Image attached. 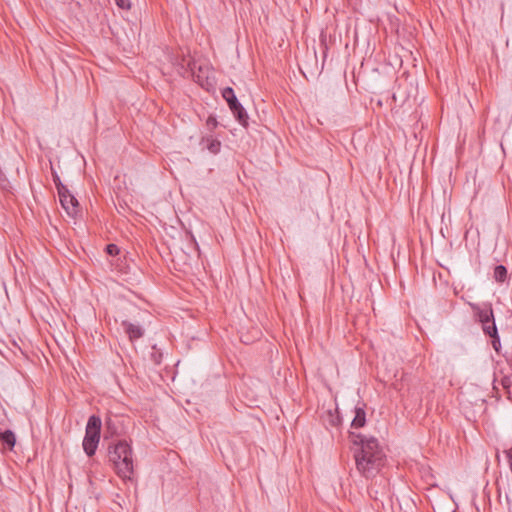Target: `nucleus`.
Here are the masks:
<instances>
[{"mask_svg":"<svg viewBox=\"0 0 512 512\" xmlns=\"http://www.w3.org/2000/svg\"><path fill=\"white\" fill-rule=\"evenodd\" d=\"M357 446L354 459L358 472L365 478L374 477L385 464V453L375 437L351 433Z\"/></svg>","mask_w":512,"mask_h":512,"instance_id":"nucleus-1","label":"nucleus"},{"mask_svg":"<svg viewBox=\"0 0 512 512\" xmlns=\"http://www.w3.org/2000/svg\"><path fill=\"white\" fill-rule=\"evenodd\" d=\"M131 444L125 440H117L108 446V458L113 464L116 474L125 481H132L134 475V458Z\"/></svg>","mask_w":512,"mask_h":512,"instance_id":"nucleus-2","label":"nucleus"},{"mask_svg":"<svg viewBox=\"0 0 512 512\" xmlns=\"http://www.w3.org/2000/svg\"><path fill=\"white\" fill-rule=\"evenodd\" d=\"M102 421L97 415H91L88 418L85 436L82 442L83 450L88 457L95 455L100 442Z\"/></svg>","mask_w":512,"mask_h":512,"instance_id":"nucleus-3","label":"nucleus"},{"mask_svg":"<svg viewBox=\"0 0 512 512\" xmlns=\"http://www.w3.org/2000/svg\"><path fill=\"white\" fill-rule=\"evenodd\" d=\"M222 97L227 102L229 109L233 113L236 120L243 126L248 125V115L242 104L236 97L234 90L231 87H226L222 90Z\"/></svg>","mask_w":512,"mask_h":512,"instance_id":"nucleus-4","label":"nucleus"},{"mask_svg":"<svg viewBox=\"0 0 512 512\" xmlns=\"http://www.w3.org/2000/svg\"><path fill=\"white\" fill-rule=\"evenodd\" d=\"M57 192L60 199V203L64 210L67 212V214L69 216L76 215L78 212L79 204L74 195L70 193L67 186L65 187V190H57Z\"/></svg>","mask_w":512,"mask_h":512,"instance_id":"nucleus-5","label":"nucleus"},{"mask_svg":"<svg viewBox=\"0 0 512 512\" xmlns=\"http://www.w3.org/2000/svg\"><path fill=\"white\" fill-rule=\"evenodd\" d=\"M469 305L475 313L478 321L481 323V326L495 321L491 303H483L482 306L474 303H469Z\"/></svg>","mask_w":512,"mask_h":512,"instance_id":"nucleus-6","label":"nucleus"},{"mask_svg":"<svg viewBox=\"0 0 512 512\" xmlns=\"http://www.w3.org/2000/svg\"><path fill=\"white\" fill-rule=\"evenodd\" d=\"M105 435L104 438L108 439L120 434L121 421L117 415L108 413L105 417Z\"/></svg>","mask_w":512,"mask_h":512,"instance_id":"nucleus-7","label":"nucleus"},{"mask_svg":"<svg viewBox=\"0 0 512 512\" xmlns=\"http://www.w3.org/2000/svg\"><path fill=\"white\" fill-rule=\"evenodd\" d=\"M122 326L128 334L131 341L141 338L144 335V330L139 325L132 324L128 321H123Z\"/></svg>","mask_w":512,"mask_h":512,"instance_id":"nucleus-8","label":"nucleus"},{"mask_svg":"<svg viewBox=\"0 0 512 512\" xmlns=\"http://www.w3.org/2000/svg\"><path fill=\"white\" fill-rule=\"evenodd\" d=\"M366 423V412L364 407H355V415L352 420L351 426L354 428H361Z\"/></svg>","mask_w":512,"mask_h":512,"instance_id":"nucleus-9","label":"nucleus"},{"mask_svg":"<svg viewBox=\"0 0 512 512\" xmlns=\"http://www.w3.org/2000/svg\"><path fill=\"white\" fill-rule=\"evenodd\" d=\"M1 443L9 449H13L16 443L15 434L11 430L0 432Z\"/></svg>","mask_w":512,"mask_h":512,"instance_id":"nucleus-10","label":"nucleus"},{"mask_svg":"<svg viewBox=\"0 0 512 512\" xmlns=\"http://www.w3.org/2000/svg\"><path fill=\"white\" fill-rule=\"evenodd\" d=\"M493 276L497 282L503 283L507 279V268L504 265L495 266Z\"/></svg>","mask_w":512,"mask_h":512,"instance_id":"nucleus-11","label":"nucleus"},{"mask_svg":"<svg viewBox=\"0 0 512 512\" xmlns=\"http://www.w3.org/2000/svg\"><path fill=\"white\" fill-rule=\"evenodd\" d=\"M207 149L213 153L217 154L220 151L221 148V142L217 139L207 138Z\"/></svg>","mask_w":512,"mask_h":512,"instance_id":"nucleus-12","label":"nucleus"},{"mask_svg":"<svg viewBox=\"0 0 512 512\" xmlns=\"http://www.w3.org/2000/svg\"><path fill=\"white\" fill-rule=\"evenodd\" d=\"M191 70L193 72V77H194L195 82L200 84L202 87H206V85H209L208 77H205V79H204V77L201 75V73H202V68L201 67L199 68V73L198 74H195L193 68H191Z\"/></svg>","mask_w":512,"mask_h":512,"instance_id":"nucleus-13","label":"nucleus"},{"mask_svg":"<svg viewBox=\"0 0 512 512\" xmlns=\"http://www.w3.org/2000/svg\"><path fill=\"white\" fill-rule=\"evenodd\" d=\"M482 330L484 334L487 336H490L491 334H496V332H498L495 321L489 324L482 325Z\"/></svg>","mask_w":512,"mask_h":512,"instance_id":"nucleus-14","label":"nucleus"},{"mask_svg":"<svg viewBox=\"0 0 512 512\" xmlns=\"http://www.w3.org/2000/svg\"><path fill=\"white\" fill-rule=\"evenodd\" d=\"M489 337L491 338V344H492L493 349L497 353H499L500 349H501V343H500V337H499L498 332H496V334H491Z\"/></svg>","mask_w":512,"mask_h":512,"instance_id":"nucleus-15","label":"nucleus"},{"mask_svg":"<svg viewBox=\"0 0 512 512\" xmlns=\"http://www.w3.org/2000/svg\"><path fill=\"white\" fill-rule=\"evenodd\" d=\"M105 250L110 256H116L120 252L119 247L116 244H108Z\"/></svg>","mask_w":512,"mask_h":512,"instance_id":"nucleus-16","label":"nucleus"},{"mask_svg":"<svg viewBox=\"0 0 512 512\" xmlns=\"http://www.w3.org/2000/svg\"><path fill=\"white\" fill-rule=\"evenodd\" d=\"M206 126L210 131H213L218 126V121L216 117L209 116L206 120Z\"/></svg>","mask_w":512,"mask_h":512,"instance_id":"nucleus-17","label":"nucleus"},{"mask_svg":"<svg viewBox=\"0 0 512 512\" xmlns=\"http://www.w3.org/2000/svg\"><path fill=\"white\" fill-rule=\"evenodd\" d=\"M53 182L56 186L57 190H65L66 185H64L57 173H53Z\"/></svg>","mask_w":512,"mask_h":512,"instance_id":"nucleus-18","label":"nucleus"},{"mask_svg":"<svg viewBox=\"0 0 512 512\" xmlns=\"http://www.w3.org/2000/svg\"><path fill=\"white\" fill-rule=\"evenodd\" d=\"M116 5L121 9H130V0H115Z\"/></svg>","mask_w":512,"mask_h":512,"instance_id":"nucleus-19","label":"nucleus"},{"mask_svg":"<svg viewBox=\"0 0 512 512\" xmlns=\"http://www.w3.org/2000/svg\"><path fill=\"white\" fill-rule=\"evenodd\" d=\"M152 357L155 363H160L161 355L156 356V354H152Z\"/></svg>","mask_w":512,"mask_h":512,"instance_id":"nucleus-20","label":"nucleus"}]
</instances>
